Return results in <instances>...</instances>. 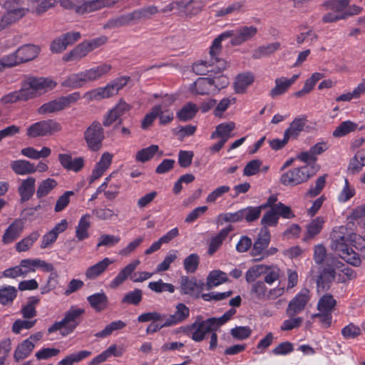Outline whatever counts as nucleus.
<instances>
[{
    "mask_svg": "<svg viewBox=\"0 0 365 365\" xmlns=\"http://www.w3.org/2000/svg\"><path fill=\"white\" fill-rule=\"evenodd\" d=\"M56 85V82L50 78L29 77L23 82L20 90L2 96L1 103L6 105L19 101H26L53 90Z\"/></svg>",
    "mask_w": 365,
    "mask_h": 365,
    "instance_id": "1",
    "label": "nucleus"
},
{
    "mask_svg": "<svg viewBox=\"0 0 365 365\" xmlns=\"http://www.w3.org/2000/svg\"><path fill=\"white\" fill-rule=\"evenodd\" d=\"M350 1L351 0H329L324 2L322 7L327 12L322 18V22L335 23L360 14L363 10L362 7L355 4L349 6Z\"/></svg>",
    "mask_w": 365,
    "mask_h": 365,
    "instance_id": "2",
    "label": "nucleus"
},
{
    "mask_svg": "<svg viewBox=\"0 0 365 365\" xmlns=\"http://www.w3.org/2000/svg\"><path fill=\"white\" fill-rule=\"evenodd\" d=\"M344 230V227L333 230L331 235V248L346 262L358 267L361 264V259L359 257V254L348 245V240L345 237Z\"/></svg>",
    "mask_w": 365,
    "mask_h": 365,
    "instance_id": "3",
    "label": "nucleus"
},
{
    "mask_svg": "<svg viewBox=\"0 0 365 365\" xmlns=\"http://www.w3.org/2000/svg\"><path fill=\"white\" fill-rule=\"evenodd\" d=\"M215 321V317L204 320L202 317L199 315L192 324L178 328L177 332L184 333L190 336L194 341L200 342L205 339L207 334L217 331L218 327Z\"/></svg>",
    "mask_w": 365,
    "mask_h": 365,
    "instance_id": "4",
    "label": "nucleus"
},
{
    "mask_svg": "<svg viewBox=\"0 0 365 365\" xmlns=\"http://www.w3.org/2000/svg\"><path fill=\"white\" fill-rule=\"evenodd\" d=\"M40 51V47L34 44L22 45L14 52L1 57L0 64L3 68H11L31 61L38 56Z\"/></svg>",
    "mask_w": 365,
    "mask_h": 365,
    "instance_id": "5",
    "label": "nucleus"
},
{
    "mask_svg": "<svg viewBox=\"0 0 365 365\" xmlns=\"http://www.w3.org/2000/svg\"><path fill=\"white\" fill-rule=\"evenodd\" d=\"M140 264L139 259H135L121 269L114 279L110 282L109 287L116 289L128 278L133 282H142L150 279L153 273L148 272H140L134 273L136 268Z\"/></svg>",
    "mask_w": 365,
    "mask_h": 365,
    "instance_id": "6",
    "label": "nucleus"
},
{
    "mask_svg": "<svg viewBox=\"0 0 365 365\" xmlns=\"http://www.w3.org/2000/svg\"><path fill=\"white\" fill-rule=\"evenodd\" d=\"M128 78L120 77L108 83L104 87H99L86 92L83 98L88 102L99 101L116 95L128 83Z\"/></svg>",
    "mask_w": 365,
    "mask_h": 365,
    "instance_id": "7",
    "label": "nucleus"
},
{
    "mask_svg": "<svg viewBox=\"0 0 365 365\" xmlns=\"http://www.w3.org/2000/svg\"><path fill=\"white\" fill-rule=\"evenodd\" d=\"M314 173V168L307 164L288 170L281 175L280 182L286 186H296L307 181Z\"/></svg>",
    "mask_w": 365,
    "mask_h": 365,
    "instance_id": "8",
    "label": "nucleus"
},
{
    "mask_svg": "<svg viewBox=\"0 0 365 365\" xmlns=\"http://www.w3.org/2000/svg\"><path fill=\"white\" fill-rule=\"evenodd\" d=\"M61 130L60 123L54 120L48 119L41 120L31 124L26 129L28 137L35 138L37 137L51 135Z\"/></svg>",
    "mask_w": 365,
    "mask_h": 365,
    "instance_id": "9",
    "label": "nucleus"
},
{
    "mask_svg": "<svg viewBox=\"0 0 365 365\" xmlns=\"http://www.w3.org/2000/svg\"><path fill=\"white\" fill-rule=\"evenodd\" d=\"M284 289L282 287L268 289L263 281H257L252 284L250 294L258 300H274L283 295Z\"/></svg>",
    "mask_w": 365,
    "mask_h": 365,
    "instance_id": "10",
    "label": "nucleus"
},
{
    "mask_svg": "<svg viewBox=\"0 0 365 365\" xmlns=\"http://www.w3.org/2000/svg\"><path fill=\"white\" fill-rule=\"evenodd\" d=\"M104 132L99 122H93L84 132V139L88 148L93 151L98 150L104 140Z\"/></svg>",
    "mask_w": 365,
    "mask_h": 365,
    "instance_id": "11",
    "label": "nucleus"
},
{
    "mask_svg": "<svg viewBox=\"0 0 365 365\" xmlns=\"http://www.w3.org/2000/svg\"><path fill=\"white\" fill-rule=\"evenodd\" d=\"M218 55L212 57L210 55L209 62L202 61L193 65V71L198 75H204L206 73L213 72L215 74L222 72L228 67V63L224 59L217 58Z\"/></svg>",
    "mask_w": 365,
    "mask_h": 365,
    "instance_id": "12",
    "label": "nucleus"
},
{
    "mask_svg": "<svg viewBox=\"0 0 365 365\" xmlns=\"http://www.w3.org/2000/svg\"><path fill=\"white\" fill-rule=\"evenodd\" d=\"M310 299L309 291L304 288L300 290L289 302L286 309L287 317H294L303 312Z\"/></svg>",
    "mask_w": 365,
    "mask_h": 365,
    "instance_id": "13",
    "label": "nucleus"
},
{
    "mask_svg": "<svg viewBox=\"0 0 365 365\" xmlns=\"http://www.w3.org/2000/svg\"><path fill=\"white\" fill-rule=\"evenodd\" d=\"M4 7L6 13L0 19V31L19 21L26 15L28 11L27 9L11 4L10 2L5 4Z\"/></svg>",
    "mask_w": 365,
    "mask_h": 365,
    "instance_id": "14",
    "label": "nucleus"
},
{
    "mask_svg": "<svg viewBox=\"0 0 365 365\" xmlns=\"http://www.w3.org/2000/svg\"><path fill=\"white\" fill-rule=\"evenodd\" d=\"M175 312L170 314H163L164 325L174 327L185 322L190 317V309L183 303L175 306Z\"/></svg>",
    "mask_w": 365,
    "mask_h": 365,
    "instance_id": "15",
    "label": "nucleus"
},
{
    "mask_svg": "<svg viewBox=\"0 0 365 365\" xmlns=\"http://www.w3.org/2000/svg\"><path fill=\"white\" fill-rule=\"evenodd\" d=\"M215 83H211V78H198L191 86L190 91L197 95H209L217 93V86Z\"/></svg>",
    "mask_w": 365,
    "mask_h": 365,
    "instance_id": "16",
    "label": "nucleus"
},
{
    "mask_svg": "<svg viewBox=\"0 0 365 365\" xmlns=\"http://www.w3.org/2000/svg\"><path fill=\"white\" fill-rule=\"evenodd\" d=\"M270 239L271 236L268 229L261 228L253 244L251 255L255 258L262 257L270 242Z\"/></svg>",
    "mask_w": 365,
    "mask_h": 365,
    "instance_id": "17",
    "label": "nucleus"
},
{
    "mask_svg": "<svg viewBox=\"0 0 365 365\" xmlns=\"http://www.w3.org/2000/svg\"><path fill=\"white\" fill-rule=\"evenodd\" d=\"M24 229V221L21 219H16L5 230L2 236V242L9 245L14 242L20 237Z\"/></svg>",
    "mask_w": 365,
    "mask_h": 365,
    "instance_id": "18",
    "label": "nucleus"
},
{
    "mask_svg": "<svg viewBox=\"0 0 365 365\" xmlns=\"http://www.w3.org/2000/svg\"><path fill=\"white\" fill-rule=\"evenodd\" d=\"M180 289L182 294L198 297L204 289V283L195 279L182 277L180 279Z\"/></svg>",
    "mask_w": 365,
    "mask_h": 365,
    "instance_id": "19",
    "label": "nucleus"
},
{
    "mask_svg": "<svg viewBox=\"0 0 365 365\" xmlns=\"http://www.w3.org/2000/svg\"><path fill=\"white\" fill-rule=\"evenodd\" d=\"M235 36L231 39V44L233 46H239L250 41L257 33V29L255 26H241L235 29Z\"/></svg>",
    "mask_w": 365,
    "mask_h": 365,
    "instance_id": "20",
    "label": "nucleus"
},
{
    "mask_svg": "<svg viewBox=\"0 0 365 365\" xmlns=\"http://www.w3.org/2000/svg\"><path fill=\"white\" fill-rule=\"evenodd\" d=\"M18 192L23 202L28 201L35 192L36 179L34 177H28L26 179L19 180Z\"/></svg>",
    "mask_w": 365,
    "mask_h": 365,
    "instance_id": "21",
    "label": "nucleus"
},
{
    "mask_svg": "<svg viewBox=\"0 0 365 365\" xmlns=\"http://www.w3.org/2000/svg\"><path fill=\"white\" fill-rule=\"evenodd\" d=\"M299 74H294L290 78H287L285 77L277 78L274 81L275 86L270 91V96L272 98H275L277 96H281L286 93L289 88L295 83V81L299 78Z\"/></svg>",
    "mask_w": 365,
    "mask_h": 365,
    "instance_id": "22",
    "label": "nucleus"
},
{
    "mask_svg": "<svg viewBox=\"0 0 365 365\" xmlns=\"http://www.w3.org/2000/svg\"><path fill=\"white\" fill-rule=\"evenodd\" d=\"M113 160V155L106 152L103 153L98 163L96 165L95 168L92 171L90 177V183H93L95 180L101 177L103 173L110 165Z\"/></svg>",
    "mask_w": 365,
    "mask_h": 365,
    "instance_id": "23",
    "label": "nucleus"
},
{
    "mask_svg": "<svg viewBox=\"0 0 365 365\" xmlns=\"http://www.w3.org/2000/svg\"><path fill=\"white\" fill-rule=\"evenodd\" d=\"M113 259L105 257L95 264L88 267L85 272L86 279L92 280L98 278L113 263Z\"/></svg>",
    "mask_w": 365,
    "mask_h": 365,
    "instance_id": "24",
    "label": "nucleus"
},
{
    "mask_svg": "<svg viewBox=\"0 0 365 365\" xmlns=\"http://www.w3.org/2000/svg\"><path fill=\"white\" fill-rule=\"evenodd\" d=\"M111 66L108 63H102L92 67L83 71L86 83L96 81L109 73Z\"/></svg>",
    "mask_w": 365,
    "mask_h": 365,
    "instance_id": "25",
    "label": "nucleus"
},
{
    "mask_svg": "<svg viewBox=\"0 0 365 365\" xmlns=\"http://www.w3.org/2000/svg\"><path fill=\"white\" fill-rule=\"evenodd\" d=\"M130 106L124 101L120 100L119 103L105 116L103 124L104 126H110L120 115L128 111Z\"/></svg>",
    "mask_w": 365,
    "mask_h": 365,
    "instance_id": "26",
    "label": "nucleus"
},
{
    "mask_svg": "<svg viewBox=\"0 0 365 365\" xmlns=\"http://www.w3.org/2000/svg\"><path fill=\"white\" fill-rule=\"evenodd\" d=\"M10 166L13 172L19 175H31L36 172L34 164L26 160H13Z\"/></svg>",
    "mask_w": 365,
    "mask_h": 365,
    "instance_id": "27",
    "label": "nucleus"
},
{
    "mask_svg": "<svg viewBox=\"0 0 365 365\" xmlns=\"http://www.w3.org/2000/svg\"><path fill=\"white\" fill-rule=\"evenodd\" d=\"M87 301L91 307L98 312L106 309L108 304V298L103 291L88 296Z\"/></svg>",
    "mask_w": 365,
    "mask_h": 365,
    "instance_id": "28",
    "label": "nucleus"
},
{
    "mask_svg": "<svg viewBox=\"0 0 365 365\" xmlns=\"http://www.w3.org/2000/svg\"><path fill=\"white\" fill-rule=\"evenodd\" d=\"M90 50L85 41L77 45L69 53L63 56L64 61H79L90 53Z\"/></svg>",
    "mask_w": 365,
    "mask_h": 365,
    "instance_id": "29",
    "label": "nucleus"
},
{
    "mask_svg": "<svg viewBox=\"0 0 365 365\" xmlns=\"http://www.w3.org/2000/svg\"><path fill=\"white\" fill-rule=\"evenodd\" d=\"M108 6L106 0H83V3L76 8V12L79 14L88 13Z\"/></svg>",
    "mask_w": 365,
    "mask_h": 365,
    "instance_id": "30",
    "label": "nucleus"
},
{
    "mask_svg": "<svg viewBox=\"0 0 365 365\" xmlns=\"http://www.w3.org/2000/svg\"><path fill=\"white\" fill-rule=\"evenodd\" d=\"M91 227V215H83L79 220L76 228V237L78 241H83L89 237L88 230Z\"/></svg>",
    "mask_w": 365,
    "mask_h": 365,
    "instance_id": "31",
    "label": "nucleus"
},
{
    "mask_svg": "<svg viewBox=\"0 0 365 365\" xmlns=\"http://www.w3.org/2000/svg\"><path fill=\"white\" fill-rule=\"evenodd\" d=\"M86 84L83 71L68 75L61 83V86L70 88H79Z\"/></svg>",
    "mask_w": 365,
    "mask_h": 365,
    "instance_id": "32",
    "label": "nucleus"
},
{
    "mask_svg": "<svg viewBox=\"0 0 365 365\" xmlns=\"http://www.w3.org/2000/svg\"><path fill=\"white\" fill-rule=\"evenodd\" d=\"M306 122L307 120L305 118H296L284 131L286 138L289 140L296 139L303 130Z\"/></svg>",
    "mask_w": 365,
    "mask_h": 365,
    "instance_id": "33",
    "label": "nucleus"
},
{
    "mask_svg": "<svg viewBox=\"0 0 365 365\" xmlns=\"http://www.w3.org/2000/svg\"><path fill=\"white\" fill-rule=\"evenodd\" d=\"M159 11L157 6L154 5L148 6L141 9H135L130 12L133 23L143 19H150L152 16L158 14Z\"/></svg>",
    "mask_w": 365,
    "mask_h": 365,
    "instance_id": "34",
    "label": "nucleus"
},
{
    "mask_svg": "<svg viewBox=\"0 0 365 365\" xmlns=\"http://www.w3.org/2000/svg\"><path fill=\"white\" fill-rule=\"evenodd\" d=\"M232 230L233 227L232 225H229L226 228L222 229L216 236L211 239L208 249V254L210 255H212L218 250L223 241Z\"/></svg>",
    "mask_w": 365,
    "mask_h": 365,
    "instance_id": "35",
    "label": "nucleus"
},
{
    "mask_svg": "<svg viewBox=\"0 0 365 365\" xmlns=\"http://www.w3.org/2000/svg\"><path fill=\"white\" fill-rule=\"evenodd\" d=\"M280 46L281 45L279 42H274L259 46L254 50L252 58L255 59H260L264 57H267L279 50Z\"/></svg>",
    "mask_w": 365,
    "mask_h": 365,
    "instance_id": "36",
    "label": "nucleus"
},
{
    "mask_svg": "<svg viewBox=\"0 0 365 365\" xmlns=\"http://www.w3.org/2000/svg\"><path fill=\"white\" fill-rule=\"evenodd\" d=\"M244 1H234L217 11L215 16L222 17L230 14H238L244 11Z\"/></svg>",
    "mask_w": 365,
    "mask_h": 365,
    "instance_id": "37",
    "label": "nucleus"
},
{
    "mask_svg": "<svg viewBox=\"0 0 365 365\" xmlns=\"http://www.w3.org/2000/svg\"><path fill=\"white\" fill-rule=\"evenodd\" d=\"M133 24L131 18L130 13H128L115 18L109 19L106 24H104V29H114L124 26H128Z\"/></svg>",
    "mask_w": 365,
    "mask_h": 365,
    "instance_id": "38",
    "label": "nucleus"
},
{
    "mask_svg": "<svg viewBox=\"0 0 365 365\" xmlns=\"http://www.w3.org/2000/svg\"><path fill=\"white\" fill-rule=\"evenodd\" d=\"M84 313L83 309H71L66 314L63 319L66 328L69 329L70 332L73 331L78 324V319L81 314Z\"/></svg>",
    "mask_w": 365,
    "mask_h": 365,
    "instance_id": "39",
    "label": "nucleus"
},
{
    "mask_svg": "<svg viewBox=\"0 0 365 365\" xmlns=\"http://www.w3.org/2000/svg\"><path fill=\"white\" fill-rule=\"evenodd\" d=\"M228 281L227 274L219 269L211 271L207 277L206 284L208 289L219 286Z\"/></svg>",
    "mask_w": 365,
    "mask_h": 365,
    "instance_id": "40",
    "label": "nucleus"
},
{
    "mask_svg": "<svg viewBox=\"0 0 365 365\" xmlns=\"http://www.w3.org/2000/svg\"><path fill=\"white\" fill-rule=\"evenodd\" d=\"M254 81V76L250 73H244L239 74L235 82V90L237 93L245 92L248 86Z\"/></svg>",
    "mask_w": 365,
    "mask_h": 365,
    "instance_id": "41",
    "label": "nucleus"
},
{
    "mask_svg": "<svg viewBox=\"0 0 365 365\" xmlns=\"http://www.w3.org/2000/svg\"><path fill=\"white\" fill-rule=\"evenodd\" d=\"M235 128V123L232 122L228 123H221L216 127V129L214 132L212 133L210 135L211 139H215L216 138H220L222 140H225V141H227V140L230 138V133Z\"/></svg>",
    "mask_w": 365,
    "mask_h": 365,
    "instance_id": "42",
    "label": "nucleus"
},
{
    "mask_svg": "<svg viewBox=\"0 0 365 365\" xmlns=\"http://www.w3.org/2000/svg\"><path fill=\"white\" fill-rule=\"evenodd\" d=\"M204 4L200 0H190L189 1H181V12L187 16H194L201 11Z\"/></svg>",
    "mask_w": 365,
    "mask_h": 365,
    "instance_id": "43",
    "label": "nucleus"
},
{
    "mask_svg": "<svg viewBox=\"0 0 365 365\" xmlns=\"http://www.w3.org/2000/svg\"><path fill=\"white\" fill-rule=\"evenodd\" d=\"M235 29L227 30L220 34L216 38L214 39L210 49V55L212 57L218 55L221 51V42L229 38L235 36Z\"/></svg>",
    "mask_w": 365,
    "mask_h": 365,
    "instance_id": "44",
    "label": "nucleus"
},
{
    "mask_svg": "<svg viewBox=\"0 0 365 365\" xmlns=\"http://www.w3.org/2000/svg\"><path fill=\"white\" fill-rule=\"evenodd\" d=\"M17 295V289L12 286L0 287V304L8 305L12 304Z\"/></svg>",
    "mask_w": 365,
    "mask_h": 365,
    "instance_id": "45",
    "label": "nucleus"
},
{
    "mask_svg": "<svg viewBox=\"0 0 365 365\" xmlns=\"http://www.w3.org/2000/svg\"><path fill=\"white\" fill-rule=\"evenodd\" d=\"M336 304V302L333 296L326 294L319 298L317 308L319 312L331 313Z\"/></svg>",
    "mask_w": 365,
    "mask_h": 365,
    "instance_id": "46",
    "label": "nucleus"
},
{
    "mask_svg": "<svg viewBox=\"0 0 365 365\" xmlns=\"http://www.w3.org/2000/svg\"><path fill=\"white\" fill-rule=\"evenodd\" d=\"M62 110H63V108L58 97L54 100L43 103L38 108V113L41 115H45L58 112Z\"/></svg>",
    "mask_w": 365,
    "mask_h": 365,
    "instance_id": "47",
    "label": "nucleus"
},
{
    "mask_svg": "<svg viewBox=\"0 0 365 365\" xmlns=\"http://www.w3.org/2000/svg\"><path fill=\"white\" fill-rule=\"evenodd\" d=\"M34 345L27 339L24 340L18 345L14 351V359L21 361L26 358L33 351Z\"/></svg>",
    "mask_w": 365,
    "mask_h": 365,
    "instance_id": "48",
    "label": "nucleus"
},
{
    "mask_svg": "<svg viewBox=\"0 0 365 365\" xmlns=\"http://www.w3.org/2000/svg\"><path fill=\"white\" fill-rule=\"evenodd\" d=\"M334 277L335 272L334 269L324 271L322 273L317 282L318 292L327 290L330 286L331 280L334 279Z\"/></svg>",
    "mask_w": 365,
    "mask_h": 365,
    "instance_id": "49",
    "label": "nucleus"
},
{
    "mask_svg": "<svg viewBox=\"0 0 365 365\" xmlns=\"http://www.w3.org/2000/svg\"><path fill=\"white\" fill-rule=\"evenodd\" d=\"M198 110V107L192 103H187L178 113L177 117L182 121H187L192 119Z\"/></svg>",
    "mask_w": 365,
    "mask_h": 365,
    "instance_id": "50",
    "label": "nucleus"
},
{
    "mask_svg": "<svg viewBox=\"0 0 365 365\" xmlns=\"http://www.w3.org/2000/svg\"><path fill=\"white\" fill-rule=\"evenodd\" d=\"M91 355L89 351L83 350L77 353H73L58 362V365H73Z\"/></svg>",
    "mask_w": 365,
    "mask_h": 365,
    "instance_id": "51",
    "label": "nucleus"
},
{
    "mask_svg": "<svg viewBox=\"0 0 365 365\" xmlns=\"http://www.w3.org/2000/svg\"><path fill=\"white\" fill-rule=\"evenodd\" d=\"M40 234L38 232H33L27 237L16 243V250L19 252H26L29 250L33 244L38 240Z\"/></svg>",
    "mask_w": 365,
    "mask_h": 365,
    "instance_id": "52",
    "label": "nucleus"
},
{
    "mask_svg": "<svg viewBox=\"0 0 365 365\" xmlns=\"http://www.w3.org/2000/svg\"><path fill=\"white\" fill-rule=\"evenodd\" d=\"M126 326V324L121 320H117L110 322L106 327L99 332L95 334V336L98 338H105L110 335L114 331L120 330L123 329Z\"/></svg>",
    "mask_w": 365,
    "mask_h": 365,
    "instance_id": "53",
    "label": "nucleus"
},
{
    "mask_svg": "<svg viewBox=\"0 0 365 365\" xmlns=\"http://www.w3.org/2000/svg\"><path fill=\"white\" fill-rule=\"evenodd\" d=\"M279 222L278 215L272 207L267 210L261 219L262 228L268 229V227H276Z\"/></svg>",
    "mask_w": 365,
    "mask_h": 365,
    "instance_id": "54",
    "label": "nucleus"
},
{
    "mask_svg": "<svg viewBox=\"0 0 365 365\" xmlns=\"http://www.w3.org/2000/svg\"><path fill=\"white\" fill-rule=\"evenodd\" d=\"M262 208L261 206L257 207H247L244 209L240 210V212L242 213V220L245 219V220L248 222H251L257 220L262 212Z\"/></svg>",
    "mask_w": 365,
    "mask_h": 365,
    "instance_id": "55",
    "label": "nucleus"
},
{
    "mask_svg": "<svg viewBox=\"0 0 365 365\" xmlns=\"http://www.w3.org/2000/svg\"><path fill=\"white\" fill-rule=\"evenodd\" d=\"M356 128L357 125L356 123L350 120H346L335 128L333 135L336 138H340L354 131Z\"/></svg>",
    "mask_w": 365,
    "mask_h": 365,
    "instance_id": "56",
    "label": "nucleus"
},
{
    "mask_svg": "<svg viewBox=\"0 0 365 365\" xmlns=\"http://www.w3.org/2000/svg\"><path fill=\"white\" fill-rule=\"evenodd\" d=\"M178 251L170 250L162 262L158 264L155 272H161L169 269L170 264L178 258Z\"/></svg>",
    "mask_w": 365,
    "mask_h": 365,
    "instance_id": "57",
    "label": "nucleus"
},
{
    "mask_svg": "<svg viewBox=\"0 0 365 365\" xmlns=\"http://www.w3.org/2000/svg\"><path fill=\"white\" fill-rule=\"evenodd\" d=\"M148 288L156 293H161L163 292L173 293L175 289L174 285L170 283L163 282L162 279L149 282Z\"/></svg>",
    "mask_w": 365,
    "mask_h": 365,
    "instance_id": "58",
    "label": "nucleus"
},
{
    "mask_svg": "<svg viewBox=\"0 0 365 365\" xmlns=\"http://www.w3.org/2000/svg\"><path fill=\"white\" fill-rule=\"evenodd\" d=\"M57 182L54 179L47 178L43 180L38 185L36 191V195L38 198L48 195L51 190L56 187Z\"/></svg>",
    "mask_w": 365,
    "mask_h": 365,
    "instance_id": "59",
    "label": "nucleus"
},
{
    "mask_svg": "<svg viewBox=\"0 0 365 365\" xmlns=\"http://www.w3.org/2000/svg\"><path fill=\"white\" fill-rule=\"evenodd\" d=\"M143 298V292L140 289H135L134 290L128 292L123 297L121 302L123 304L138 305Z\"/></svg>",
    "mask_w": 365,
    "mask_h": 365,
    "instance_id": "60",
    "label": "nucleus"
},
{
    "mask_svg": "<svg viewBox=\"0 0 365 365\" xmlns=\"http://www.w3.org/2000/svg\"><path fill=\"white\" fill-rule=\"evenodd\" d=\"M158 150V146L156 145H152L148 148L139 150L136 153L135 159L139 162H146L151 159Z\"/></svg>",
    "mask_w": 365,
    "mask_h": 365,
    "instance_id": "61",
    "label": "nucleus"
},
{
    "mask_svg": "<svg viewBox=\"0 0 365 365\" xmlns=\"http://www.w3.org/2000/svg\"><path fill=\"white\" fill-rule=\"evenodd\" d=\"M242 220L240 210L235 212L221 213L217 217V224L220 225L225 222H237Z\"/></svg>",
    "mask_w": 365,
    "mask_h": 365,
    "instance_id": "62",
    "label": "nucleus"
},
{
    "mask_svg": "<svg viewBox=\"0 0 365 365\" xmlns=\"http://www.w3.org/2000/svg\"><path fill=\"white\" fill-rule=\"evenodd\" d=\"M120 241V237L118 235L103 234L98 237L97 247H112L115 246Z\"/></svg>",
    "mask_w": 365,
    "mask_h": 365,
    "instance_id": "63",
    "label": "nucleus"
},
{
    "mask_svg": "<svg viewBox=\"0 0 365 365\" xmlns=\"http://www.w3.org/2000/svg\"><path fill=\"white\" fill-rule=\"evenodd\" d=\"M200 262V257L198 255L193 253L187 256L183 262L184 269L187 273L195 272Z\"/></svg>",
    "mask_w": 365,
    "mask_h": 365,
    "instance_id": "64",
    "label": "nucleus"
}]
</instances>
